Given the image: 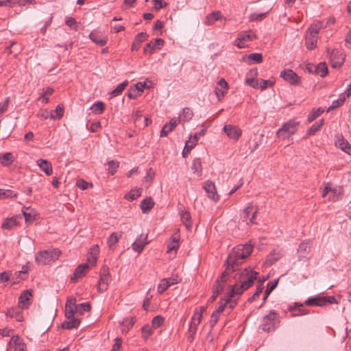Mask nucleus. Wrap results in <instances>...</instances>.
<instances>
[{
  "instance_id": "obj_57",
  "label": "nucleus",
  "mask_w": 351,
  "mask_h": 351,
  "mask_svg": "<svg viewBox=\"0 0 351 351\" xmlns=\"http://www.w3.org/2000/svg\"><path fill=\"white\" fill-rule=\"evenodd\" d=\"M14 350L15 351H26L25 345L22 343L20 339L17 337L14 341Z\"/></svg>"
},
{
  "instance_id": "obj_52",
  "label": "nucleus",
  "mask_w": 351,
  "mask_h": 351,
  "mask_svg": "<svg viewBox=\"0 0 351 351\" xmlns=\"http://www.w3.org/2000/svg\"><path fill=\"white\" fill-rule=\"evenodd\" d=\"M206 306H200L199 309H196L195 311L193 317H195L197 319H198V322H201L202 319V314L206 311Z\"/></svg>"
},
{
  "instance_id": "obj_64",
  "label": "nucleus",
  "mask_w": 351,
  "mask_h": 351,
  "mask_svg": "<svg viewBox=\"0 0 351 351\" xmlns=\"http://www.w3.org/2000/svg\"><path fill=\"white\" fill-rule=\"evenodd\" d=\"M122 340L121 338L117 337L114 340V343L113 345L112 349L111 351H121V347Z\"/></svg>"
},
{
  "instance_id": "obj_36",
  "label": "nucleus",
  "mask_w": 351,
  "mask_h": 351,
  "mask_svg": "<svg viewBox=\"0 0 351 351\" xmlns=\"http://www.w3.org/2000/svg\"><path fill=\"white\" fill-rule=\"evenodd\" d=\"M346 97H347L345 93L340 95L339 99L332 101V105L328 108L327 111L329 112L341 106L345 101Z\"/></svg>"
},
{
  "instance_id": "obj_31",
  "label": "nucleus",
  "mask_w": 351,
  "mask_h": 351,
  "mask_svg": "<svg viewBox=\"0 0 351 351\" xmlns=\"http://www.w3.org/2000/svg\"><path fill=\"white\" fill-rule=\"evenodd\" d=\"M331 195L329 196V199L335 202L341 199L343 196V189L341 186L331 188Z\"/></svg>"
},
{
  "instance_id": "obj_63",
  "label": "nucleus",
  "mask_w": 351,
  "mask_h": 351,
  "mask_svg": "<svg viewBox=\"0 0 351 351\" xmlns=\"http://www.w3.org/2000/svg\"><path fill=\"white\" fill-rule=\"evenodd\" d=\"M193 147L194 145L187 141L185 143L184 148L182 151V156L186 158Z\"/></svg>"
},
{
  "instance_id": "obj_32",
  "label": "nucleus",
  "mask_w": 351,
  "mask_h": 351,
  "mask_svg": "<svg viewBox=\"0 0 351 351\" xmlns=\"http://www.w3.org/2000/svg\"><path fill=\"white\" fill-rule=\"evenodd\" d=\"M17 218L12 217L7 218L1 224V228L4 230H10L18 225Z\"/></svg>"
},
{
  "instance_id": "obj_16",
  "label": "nucleus",
  "mask_w": 351,
  "mask_h": 351,
  "mask_svg": "<svg viewBox=\"0 0 351 351\" xmlns=\"http://www.w3.org/2000/svg\"><path fill=\"white\" fill-rule=\"evenodd\" d=\"M304 305V302H295L293 305H290L288 309L290 312H291V315L293 317L307 315L309 313V311L303 308Z\"/></svg>"
},
{
  "instance_id": "obj_58",
  "label": "nucleus",
  "mask_w": 351,
  "mask_h": 351,
  "mask_svg": "<svg viewBox=\"0 0 351 351\" xmlns=\"http://www.w3.org/2000/svg\"><path fill=\"white\" fill-rule=\"evenodd\" d=\"M248 58L250 60H253L255 62L260 63L263 61V56L259 53H250L248 56Z\"/></svg>"
},
{
  "instance_id": "obj_14",
  "label": "nucleus",
  "mask_w": 351,
  "mask_h": 351,
  "mask_svg": "<svg viewBox=\"0 0 351 351\" xmlns=\"http://www.w3.org/2000/svg\"><path fill=\"white\" fill-rule=\"evenodd\" d=\"M147 243V234H141L132 243V247L134 251L141 253Z\"/></svg>"
},
{
  "instance_id": "obj_10",
  "label": "nucleus",
  "mask_w": 351,
  "mask_h": 351,
  "mask_svg": "<svg viewBox=\"0 0 351 351\" xmlns=\"http://www.w3.org/2000/svg\"><path fill=\"white\" fill-rule=\"evenodd\" d=\"M280 77L291 85H298L300 81L299 76L291 69H285L282 71L280 73Z\"/></svg>"
},
{
  "instance_id": "obj_55",
  "label": "nucleus",
  "mask_w": 351,
  "mask_h": 351,
  "mask_svg": "<svg viewBox=\"0 0 351 351\" xmlns=\"http://www.w3.org/2000/svg\"><path fill=\"white\" fill-rule=\"evenodd\" d=\"M109 169V173L111 175H114L117 171V169L119 167V163L115 160H110L108 162Z\"/></svg>"
},
{
  "instance_id": "obj_24",
  "label": "nucleus",
  "mask_w": 351,
  "mask_h": 351,
  "mask_svg": "<svg viewBox=\"0 0 351 351\" xmlns=\"http://www.w3.org/2000/svg\"><path fill=\"white\" fill-rule=\"evenodd\" d=\"M283 256V252L280 250H274L267 257V264L271 265L278 261Z\"/></svg>"
},
{
  "instance_id": "obj_43",
  "label": "nucleus",
  "mask_w": 351,
  "mask_h": 351,
  "mask_svg": "<svg viewBox=\"0 0 351 351\" xmlns=\"http://www.w3.org/2000/svg\"><path fill=\"white\" fill-rule=\"evenodd\" d=\"M258 282H259V284L256 287V289L255 293L250 298H249V299H248V302H250V303L253 302L254 301H255L256 300V298H258L259 297V295H261V293L263 292V281H259Z\"/></svg>"
},
{
  "instance_id": "obj_28",
  "label": "nucleus",
  "mask_w": 351,
  "mask_h": 351,
  "mask_svg": "<svg viewBox=\"0 0 351 351\" xmlns=\"http://www.w3.org/2000/svg\"><path fill=\"white\" fill-rule=\"evenodd\" d=\"M154 202L151 197H147L141 203V209L143 213H147L154 207Z\"/></svg>"
},
{
  "instance_id": "obj_50",
  "label": "nucleus",
  "mask_w": 351,
  "mask_h": 351,
  "mask_svg": "<svg viewBox=\"0 0 351 351\" xmlns=\"http://www.w3.org/2000/svg\"><path fill=\"white\" fill-rule=\"evenodd\" d=\"M29 208H25V209L22 210L23 215L25 217V221H32L35 219V214L31 210L30 212H27Z\"/></svg>"
},
{
  "instance_id": "obj_53",
  "label": "nucleus",
  "mask_w": 351,
  "mask_h": 351,
  "mask_svg": "<svg viewBox=\"0 0 351 351\" xmlns=\"http://www.w3.org/2000/svg\"><path fill=\"white\" fill-rule=\"evenodd\" d=\"M164 323V317L160 315L154 317L152 319V327L156 328L160 327Z\"/></svg>"
},
{
  "instance_id": "obj_48",
  "label": "nucleus",
  "mask_w": 351,
  "mask_h": 351,
  "mask_svg": "<svg viewBox=\"0 0 351 351\" xmlns=\"http://www.w3.org/2000/svg\"><path fill=\"white\" fill-rule=\"evenodd\" d=\"M64 114V108L58 105L56 110L55 114H51V119H60Z\"/></svg>"
},
{
  "instance_id": "obj_8",
  "label": "nucleus",
  "mask_w": 351,
  "mask_h": 351,
  "mask_svg": "<svg viewBox=\"0 0 351 351\" xmlns=\"http://www.w3.org/2000/svg\"><path fill=\"white\" fill-rule=\"evenodd\" d=\"M256 38V36L251 30L248 32H241L239 34L237 40H235V45L242 49L245 47V42L252 41Z\"/></svg>"
},
{
  "instance_id": "obj_22",
  "label": "nucleus",
  "mask_w": 351,
  "mask_h": 351,
  "mask_svg": "<svg viewBox=\"0 0 351 351\" xmlns=\"http://www.w3.org/2000/svg\"><path fill=\"white\" fill-rule=\"evenodd\" d=\"M36 164L47 176H51L53 173L52 165L49 161L40 158L36 160Z\"/></svg>"
},
{
  "instance_id": "obj_45",
  "label": "nucleus",
  "mask_w": 351,
  "mask_h": 351,
  "mask_svg": "<svg viewBox=\"0 0 351 351\" xmlns=\"http://www.w3.org/2000/svg\"><path fill=\"white\" fill-rule=\"evenodd\" d=\"M6 315L11 317H15L19 322L21 321L22 316L17 308L8 309L6 312Z\"/></svg>"
},
{
  "instance_id": "obj_9",
  "label": "nucleus",
  "mask_w": 351,
  "mask_h": 351,
  "mask_svg": "<svg viewBox=\"0 0 351 351\" xmlns=\"http://www.w3.org/2000/svg\"><path fill=\"white\" fill-rule=\"evenodd\" d=\"M345 54L337 49H333L330 55V58L332 62V66L333 68H339L345 61Z\"/></svg>"
},
{
  "instance_id": "obj_38",
  "label": "nucleus",
  "mask_w": 351,
  "mask_h": 351,
  "mask_svg": "<svg viewBox=\"0 0 351 351\" xmlns=\"http://www.w3.org/2000/svg\"><path fill=\"white\" fill-rule=\"evenodd\" d=\"M324 124V119H320L319 121L315 123L306 132V136L314 135L317 131H319Z\"/></svg>"
},
{
  "instance_id": "obj_60",
  "label": "nucleus",
  "mask_w": 351,
  "mask_h": 351,
  "mask_svg": "<svg viewBox=\"0 0 351 351\" xmlns=\"http://www.w3.org/2000/svg\"><path fill=\"white\" fill-rule=\"evenodd\" d=\"M53 93V89L52 88H50V87H47L46 88L45 90H44V92L43 93V94L41 95V98H43V101L47 104L49 102V99L48 97H47V96H49V95H52V93Z\"/></svg>"
},
{
  "instance_id": "obj_42",
  "label": "nucleus",
  "mask_w": 351,
  "mask_h": 351,
  "mask_svg": "<svg viewBox=\"0 0 351 351\" xmlns=\"http://www.w3.org/2000/svg\"><path fill=\"white\" fill-rule=\"evenodd\" d=\"M90 109L92 110L93 112H94L96 114H100L104 112L105 107L104 104L102 101H96L94 103Z\"/></svg>"
},
{
  "instance_id": "obj_7",
  "label": "nucleus",
  "mask_w": 351,
  "mask_h": 351,
  "mask_svg": "<svg viewBox=\"0 0 351 351\" xmlns=\"http://www.w3.org/2000/svg\"><path fill=\"white\" fill-rule=\"evenodd\" d=\"M110 281V276L109 269L108 267L104 266L100 272V278L97 284V289L100 292H104L107 290L108 283Z\"/></svg>"
},
{
  "instance_id": "obj_29",
  "label": "nucleus",
  "mask_w": 351,
  "mask_h": 351,
  "mask_svg": "<svg viewBox=\"0 0 351 351\" xmlns=\"http://www.w3.org/2000/svg\"><path fill=\"white\" fill-rule=\"evenodd\" d=\"M68 320L64 321L62 324V328L63 329L71 330L77 328L80 324V319H67Z\"/></svg>"
},
{
  "instance_id": "obj_3",
  "label": "nucleus",
  "mask_w": 351,
  "mask_h": 351,
  "mask_svg": "<svg viewBox=\"0 0 351 351\" xmlns=\"http://www.w3.org/2000/svg\"><path fill=\"white\" fill-rule=\"evenodd\" d=\"M280 324V317L276 311L271 310L269 314L264 316L260 328L265 332L274 331Z\"/></svg>"
},
{
  "instance_id": "obj_27",
  "label": "nucleus",
  "mask_w": 351,
  "mask_h": 351,
  "mask_svg": "<svg viewBox=\"0 0 351 351\" xmlns=\"http://www.w3.org/2000/svg\"><path fill=\"white\" fill-rule=\"evenodd\" d=\"M221 17L222 15L220 11H213L206 16L204 23L206 25H211Z\"/></svg>"
},
{
  "instance_id": "obj_6",
  "label": "nucleus",
  "mask_w": 351,
  "mask_h": 351,
  "mask_svg": "<svg viewBox=\"0 0 351 351\" xmlns=\"http://www.w3.org/2000/svg\"><path fill=\"white\" fill-rule=\"evenodd\" d=\"M336 300L334 296H319L311 297L308 298L305 302L306 306H325L327 304L336 303Z\"/></svg>"
},
{
  "instance_id": "obj_25",
  "label": "nucleus",
  "mask_w": 351,
  "mask_h": 351,
  "mask_svg": "<svg viewBox=\"0 0 351 351\" xmlns=\"http://www.w3.org/2000/svg\"><path fill=\"white\" fill-rule=\"evenodd\" d=\"M90 39L99 46H104L107 43L108 38L97 32H91L89 35Z\"/></svg>"
},
{
  "instance_id": "obj_33",
  "label": "nucleus",
  "mask_w": 351,
  "mask_h": 351,
  "mask_svg": "<svg viewBox=\"0 0 351 351\" xmlns=\"http://www.w3.org/2000/svg\"><path fill=\"white\" fill-rule=\"evenodd\" d=\"M317 37L313 34L306 32V38H305V45L307 49L311 50L313 49L317 43Z\"/></svg>"
},
{
  "instance_id": "obj_46",
  "label": "nucleus",
  "mask_w": 351,
  "mask_h": 351,
  "mask_svg": "<svg viewBox=\"0 0 351 351\" xmlns=\"http://www.w3.org/2000/svg\"><path fill=\"white\" fill-rule=\"evenodd\" d=\"M274 84V81L271 80H258V88L265 90L267 88L271 87Z\"/></svg>"
},
{
  "instance_id": "obj_59",
  "label": "nucleus",
  "mask_w": 351,
  "mask_h": 351,
  "mask_svg": "<svg viewBox=\"0 0 351 351\" xmlns=\"http://www.w3.org/2000/svg\"><path fill=\"white\" fill-rule=\"evenodd\" d=\"M90 310V305L88 302L82 303L78 305V312L82 315L84 312H88Z\"/></svg>"
},
{
  "instance_id": "obj_30",
  "label": "nucleus",
  "mask_w": 351,
  "mask_h": 351,
  "mask_svg": "<svg viewBox=\"0 0 351 351\" xmlns=\"http://www.w3.org/2000/svg\"><path fill=\"white\" fill-rule=\"evenodd\" d=\"M315 70V73L324 77L328 74V67L325 62H320L317 65L311 66Z\"/></svg>"
},
{
  "instance_id": "obj_51",
  "label": "nucleus",
  "mask_w": 351,
  "mask_h": 351,
  "mask_svg": "<svg viewBox=\"0 0 351 351\" xmlns=\"http://www.w3.org/2000/svg\"><path fill=\"white\" fill-rule=\"evenodd\" d=\"M78 312V308H65V316L66 319H76L75 313Z\"/></svg>"
},
{
  "instance_id": "obj_37",
  "label": "nucleus",
  "mask_w": 351,
  "mask_h": 351,
  "mask_svg": "<svg viewBox=\"0 0 351 351\" xmlns=\"http://www.w3.org/2000/svg\"><path fill=\"white\" fill-rule=\"evenodd\" d=\"M121 235L117 232H112L108 238L107 243L110 250H114L115 244L119 241Z\"/></svg>"
},
{
  "instance_id": "obj_23",
  "label": "nucleus",
  "mask_w": 351,
  "mask_h": 351,
  "mask_svg": "<svg viewBox=\"0 0 351 351\" xmlns=\"http://www.w3.org/2000/svg\"><path fill=\"white\" fill-rule=\"evenodd\" d=\"M148 34L146 32H141L138 34L134 38L132 45V51H138L141 45V43L146 40L148 38Z\"/></svg>"
},
{
  "instance_id": "obj_1",
  "label": "nucleus",
  "mask_w": 351,
  "mask_h": 351,
  "mask_svg": "<svg viewBox=\"0 0 351 351\" xmlns=\"http://www.w3.org/2000/svg\"><path fill=\"white\" fill-rule=\"evenodd\" d=\"M253 247L254 244L250 241L244 245H239L232 249L226 260L227 266L225 271L217 279L213 285V289L215 291L216 289L219 290V294L223 291L230 275V269H232L234 270L235 265H237L239 263L243 262V260L247 258L252 252Z\"/></svg>"
},
{
  "instance_id": "obj_18",
  "label": "nucleus",
  "mask_w": 351,
  "mask_h": 351,
  "mask_svg": "<svg viewBox=\"0 0 351 351\" xmlns=\"http://www.w3.org/2000/svg\"><path fill=\"white\" fill-rule=\"evenodd\" d=\"M310 252L309 241H302L298 247V254L299 260L307 259L308 255Z\"/></svg>"
},
{
  "instance_id": "obj_61",
  "label": "nucleus",
  "mask_w": 351,
  "mask_h": 351,
  "mask_svg": "<svg viewBox=\"0 0 351 351\" xmlns=\"http://www.w3.org/2000/svg\"><path fill=\"white\" fill-rule=\"evenodd\" d=\"M220 315L221 313H218V312H216L215 311L212 313L211 319L210 320V325L212 328L217 323Z\"/></svg>"
},
{
  "instance_id": "obj_56",
  "label": "nucleus",
  "mask_w": 351,
  "mask_h": 351,
  "mask_svg": "<svg viewBox=\"0 0 351 351\" xmlns=\"http://www.w3.org/2000/svg\"><path fill=\"white\" fill-rule=\"evenodd\" d=\"M65 23L72 29H77V24L75 19L73 17H66L65 20Z\"/></svg>"
},
{
  "instance_id": "obj_15",
  "label": "nucleus",
  "mask_w": 351,
  "mask_h": 351,
  "mask_svg": "<svg viewBox=\"0 0 351 351\" xmlns=\"http://www.w3.org/2000/svg\"><path fill=\"white\" fill-rule=\"evenodd\" d=\"M88 269L89 265L87 263H82L78 265L75 269L73 275L71 278V281L72 282H75L79 278H81L86 275Z\"/></svg>"
},
{
  "instance_id": "obj_13",
  "label": "nucleus",
  "mask_w": 351,
  "mask_h": 351,
  "mask_svg": "<svg viewBox=\"0 0 351 351\" xmlns=\"http://www.w3.org/2000/svg\"><path fill=\"white\" fill-rule=\"evenodd\" d=\"M223 131L229 138L233 140H238L241 135V130L232 125H224Z\"/></svg>"
},
{
  "instance_id": "obj_19",
  "label": "nucleus",
  "mask_w": 351,
  "mask_h": 351,
  "mask_svg": "<svg viewBox=\"0 0 351 351\" xmlns=\"http://www.w3.org/2000/svg\"><path fill=\"white\" fill-rule=\"evenodd\" d=\"M164 40L162 38H156L154 42H150L144 47L145 53H152L156 49H160L164 45Z\"/></svg>"
},
{
  "instance_id": "obj_20",
  "label": "nucleus",
  "mask_w": 351,
  "mask_h": 351,
  "mask_svg": "<svg viewBox=\"0 0 351 351\" xmlns=\"http://www.w3.org/2000/svg\"><path fill=\"white\" fill-rule=\"evenodd\" d=\"M32 297L31 290L24 291L19 298V304L23 308H27L30 305V300Z\"/></svg>"
},
{
  "instance_id": "obj_4",
  "label": "nucleus",
  "mask_w": 351,
  "mask_h": 351,
  "mask_svg": "<svg viewBox=\"0 0 351 351\" xmlns=\"http://www.w3.org/2000/svg\"><path fill=\"white\" fill-rule=\"evenodd\" d=\"M299 125V121H297L295 119H290L284 123L277 130L276 136L281 140H286L298 131Z\"/></svg>"
},
{
  "instance_id": "obj_49",
  "label": "nucleus",
  "mask_w": 351,
  "mask_h": 351,
  "mask_svg": "<svg viewBox=\"0 0 351 351\" xmlns=\"http://www.w3.org/2000/svg\"><path fill=\"white\" fill-rule=\"evenodd\" d=\"M201 322H198V319L192 317L189 328V333L195 334L197 330V326Z\"/></svg>"
},
{
  "instance_id": "obj_2",
  "label": "nucleus",
  "mask_w": 351,
  "mask_h": 351,
  "mask_svg": "<svg viewBox=\"0 0 351 351\" xmlns=\"http://www.w3.org/2000/svg\"><path fill=\"white\" fill-rule=\"evenodd\" d=\"M239 263L234 267V270L230 269V274L235 272L233 276L234 284L229 285L231 287L230 291V297L241 295L243 291L251 287L254 280L257 279L259 274L254 271L252 268H245L243 269H237V267L241 264Z\"/></svg>"
},
{
  "instance_id": "obj_5",
  "label": "nucleus",
  "mask_w": 351,
  "mask_h": 351,
  "mask_svg": "<svg viewBox=\"0 0 351 351\" xmlns=\"http://www.w3.org/2000/svg\"><path fill=\"white\" fill-rule=\"evenodd\" d=\"M60 251L58 249L45 250L39 251L36 254V262L38 265H45L51 264L58 259Z\"/></svg>"
},
{
  "instance_id": "obj_11",
  "label": "nucleus",
  "mask_w": 351,
  "mask_h": 351,
  "mask_svg": "<svg viewBox=\"0 0 351 351\" xmlns=\"http://www.w3.org/2000/svg\"><path fill=\"white\" fill-rule=\"evenodd\" d=\"M178 209L182 222L186 229L191 231L192 229V221L190 213L187 210L184 209L183 206L182 207H179Z\"/></svg>"
},
{
  "instance_id": "obj_17",
  "label": "nucleus",
  "mask_w": 351,
  "mask_h": 351,
  "mask_svg": "<svg viewBox=\"0 0 351 351\" xmlns=\"http://www.w3.org/2000/svg\"><path fill=\"white\" fill-rule=\"evenodd\" d=\"M258 75L256 69H251L247 73L245 84L254 88H258V80L256 79Z\"/></svg>"
},
{
  "instance_id": "obj_54",
  "label": "nucleus",
  "mask_w": 351,
  "mask_h": 351,
  "mask_svg": "<svg viewBox=\"0 0 351 351\" xmlns=\"http://www.w3.org/2000/svg\"><path fill=\"white\" fill-rule=\"evenodd\" d=\"M169 287V284L167 282L166 278H163L158 286V292L162 293Z\"/></svg>"
},
{
  "instance_id": "obj_41",
  "label": "nucleus",
  "mask_w": 351,
  "mask_h": 351,
  "mask_svg": "<svg viewBox=\"0 0 351 351\" xmlns=\"http://www.w3.org/2000/svg\"><path fill=\"white\" fill-rule=\"evenodd\" d=\"M14 160V156L12 153L8 152L0 157V163L3 166L10 165Z\"/></svg>"
},
{
  "instance_id": "obj_39",
  "label": "nucleus",
  "mask_w": 351,
  "mask_h": 351,
  "mask_svg": "<svg viewBox=\"0 0 351 351\" xmlns=\"http://www.w3.org/2000/svg\"><path fill=\"white\" fill-rule=\"evenodd\" d=\"M191 169L194 173H198V175H201L202 171V166L199 158H196L193 160Z\"/></svg>"
},
{
  "instance_id": "obj_35",
  "label": "nucleus",
  "mask_w": 351,
  "mask_h": 351,
  "mask_svg": "<svg viewBox=\"0 0 351 351\" xmlns=\"http://www.w3.org/2000/svg\"><path fill=\"white\" fill-rule=\"evenodd\" d=\"M142 193V189H131L130 191L125 195L124 198L130 201L136 199L137 197L141 196Z\"/></svg>"
},
{
  "instance_id": "obj_26",
  "label": "nucleus",
  "mask_w": 351,
  "mask_h": 351,
  "mask_svg": "<svg viewBox=\"0 0 351 351\" xmlns=\"http://www.w3.org/2000/svg\"><path fill=\"white\" fill-rule=\"evenodd\" d=\"M178 124L176 119H172L168 123H166L160 131V136H167L169 132L173 130Z\"/></svg>"
},
{
  "instance_id": "obj_62",
  "label": "nucleus",
  "mask_w": 351,
  "mask_h": 351,
  "mask_svg": "<svg viewBox=\"0 0 351 351\" xmlns=\"http://www.w3.org/2000/svg\"><path fill=\"white\" fill-rule=\"evenodd\" d=\"M65 308H78V306L76 304V298L69 297L66 300Z\"/></svg>"
},
{
  "instance_id": "obj_34",
  "label": "nucleus",
  "mask_w": 351,
  "mask_h": 351,
  "mask_svg": "<svg viewBox=\"0 0 351 351\" xmlns=\"http://www.w3.org/2000/svg\"><path fill=\"white\" fill-rule=\"evenodd\" d=\"M323 27H324L323 22L318 21L314 24H312L308 27L306 32L317 36V34H319L320 29H322Z\"/></svg>"
},
{
  "instance_id": "obj_47",
  "label": "nucleus",
  "mask_w": 351,
  "mask_h": 351,
  "mask_svg": "<svg viewBox=\"0 0 351 351\" xmlns=\"http://www.w3.org/2000/svg\"><path fill=\"white\" fill-rule=\"evenodd\" d=\"M193 116V113L191 109L189 108H184L182 111V114L181 116V118L183 119L184 121H190Z\"/></svg>"
},
{
  "instance_id": "obj_12",
  "label": "nucleus",
  "mask_w": 351,
  "mask_h": 351,
  "mask_svg": "<svg viewBox=\"0 0 351 351\" xmlns=\"http://www.w3.org/2000/svg\"><path fill=\"white\" fill-rule=\"evenodd\" d=\"M204 189L210 199H212L214 202L219 200V195L217 193L215 185L212 181H206L204 185Z\"/></svg>"
},
{
  "instance_id": "obj_40",
  "label": "nucleus",
  "mask_w": 351,
  "mask_h": 351,
  "mask_svg": "<svg viewBox=\"0 0 351 351\" xmlns=\"http://www.w3.org/2000/svg\"><path fill=\"white\" fill-rule=\"evenodd\" d=\"M128 85V81L125 80L119 84L111 93L112 97H117L122 93L125 87Z\"/></svg>"
},
{
  "instance_id": "obj_44",
  "label": "nucleus",
  "mask_w": 351,
  "mask_h": 351,
  "mask_svg": "<svg viewBox=\"0 0 351 351\" xmlns=\"http://www.w3.org/2000/svg\"><path fill=\"white\" fill-rule=\"evenodd\" d=\"M324 110L322 108H318L317 109H313L311 113L308 116V121L309 123L313 121L316 118L319 117L322 113Z\"/></svg>"
},
{
  "instance_id": "obj_21",
  "label": "nucleus",
  "mask_w": 351,
  "mask_h": 351,
  "mask_svg": "<svg viewBox=\"0 0 351 351\" xmlns=\"http://www.w3.org/2000/svg\"><path fill=\"white\" fill-rule=\"evenodd\" d=\"M335 145L341 150H343V152L350 154L351 145L348 143V141L346 140L341 134L336 136Z\"/></svg>"
}]
</instances>
